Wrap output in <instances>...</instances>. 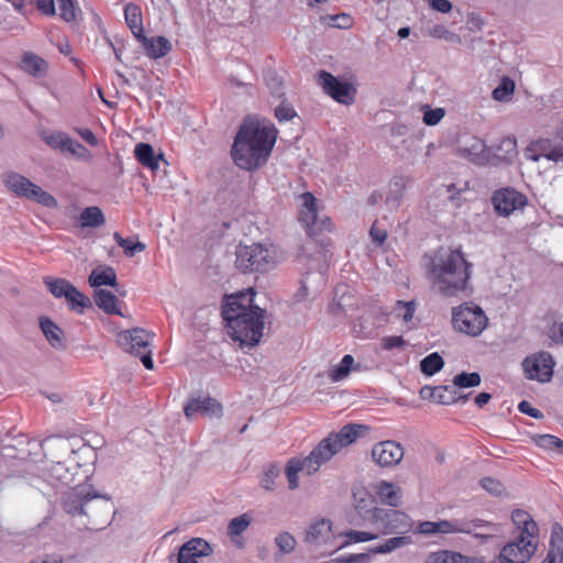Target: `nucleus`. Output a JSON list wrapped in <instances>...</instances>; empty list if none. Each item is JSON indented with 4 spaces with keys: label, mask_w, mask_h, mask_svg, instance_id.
Wrapping results in <instances>:
<instances>
[{
    "label": "nucleus",
    "mask_w": 563,
    "mask_h": 563,
    "mask_svg": "<svg viewBox=\"0 0 563 563\" xmlns=\"http://www.w3.org/2000/svg\"><path fill=\"white\" fill-rule=\"evenodd\" d=\"M252 288L227 296L222 318L232 340L240 346L253 347L263 336L265 311L254 305Z\"/></svg>",
    "instance_id": "nucleus-1"
},
{
    "label": "nucleus",
    "mask_w": 563,
    "mask_h": 563,
    "mask_svg": "<svg viewBox=\"0 0 563 563\" xmlns=\"http://www.w3.org/2000/svg\"><path fill=\"white\" fill-rule=\"evenodd\" d=\"M278 131L272 123L247 118L240 126L231 148L234 164L245 170H256L268 161Z\"/></svg>",
    "instance_id": "nucleus-2"
},
{
    "label": "nucleus",
    "mask_w": 563,
    "mask_h": 563,
    "mask_svg": "<svg viewBox=\"0 0 563 563\" xmlns=\"http://www.w3.org/2000/svg\"><path fill=\"white\" fill-rule=\"evenodd\" d=\"M430 274L439 291L446 297H453L470 289L472 264L461 249L450 250L437 256Z\"/></svg>",
    "instance_id": "nucleus-3"
},
{
    "label": "nucleus",
    "mask_w": 563,
    "mask_h": 563,
    "mask_svg": "<svg viewBox=\"0 0 563 563\" xmlns=\"http://www.w3.org/2000/svg\"><path fill=\"white\" fill-rule=\"evenodd\" d=\"M368 428L364 424L349 423L338 432H331L310 452L307 457H332L342 449L354 443Z\"/></svg>",
    "instance_id": "nucleus-4"
},
{
    "label": "nucleus",
    "mask_w": 563,
    "mask_h": 563,
    "mask_svg": "<svg viewBox=\"0 0 563 563\" xmlns=\"http://www.w3.org/2000/svg\"><path fill=\"white\" fill-rule=\"evenodd\" d=\"M452 325L455 331L478 336L488 325V317L482 307L466 301L452 309Z\"/></svg>",
    "instance_id": "nucleus-5"
},
{
    "label": "nucleus",
    "mask_w": 563,
    "mask_h": 563,
    "mask_svg": "<svg viewBox=\"0 0 563 563\" xmlns=\"http://www.w3.org/2000/svg\"><path fill=\"white\" fill-rule=\"evenodd\" d=\"M151 333L141 328L121 331L117 334L118 345L125 352L139 355L147 369H153L152 353L148 350Z\"/></svg>",
    "instance_id": "nucleus-6"
},
{
    "label": "nucleus",
    "mask_w": 563,
    "mask_h": 563,
    "mask_svg": "<svg viewBox=\"0 0 563 563\" xmlns=\"http://www.w3.org/2000/svg\"><path fill=\"white\" fill-rule=\"evenodd\" d=\"M494 523L481 518H454L439 520L440 536L473 534L475 538L489 539L493 537Z\"/></svg>",
    "instance_id": "nucleus-7"
},
{
    "label": "nucleus",
    "mask_w": 563,
    "mask_h": 563,
    "mask_svg": "<svg viewBox=\"0 0 563 563\" xmlns=\"http://www.w3.org/2000/svg\"><path fill=\"white\" fill-rule=\"evenodd\" d=\"M235 264L243 273L265 272L275 265V261L268 249L252 244L238 249Z\"/></svg>",
    "instance_id": "nucleus-8"
},
{
    "label": "nucleus",
    "mask_w": 563,
    "mask_h": 563,
    "mask_svg": "<svg viewBox=\"0 0 563 563\" xmlns=\"http://www.w3.org/2000/svg\"><path fill=\"white\" fill-rule=\"evenodd\" d=\"M5 186L16 196L26 198L46 208H56L57 200L40 186L19 174H9L4 179Z\"/></svg>",
    "instance_id": "nucleus-9"
},
{
    "label": "nucleus",
    "mask_w": 563,
    "mask_h": 563,
    "mask_svg": "<svg viewBox=\"0 0 563 563\" xmlns=\"http://www.w3.org/2000/svg\"><path fill=\"white\" fill-rule=\"evenodd\" d=\"M301 205L299 221L303 224L309 236H316L323 232L332 231V221L329 217L318 218V203L311 192H303L300 196Z\"/></svg>",
    "instance_id": "nucleus-10"
},
{
    "label": "nucleus",
    "mask_w": 563,
    "mask_h": 563,
    "mask_svg": "<svg viewBox=\"0 0 563 563\" xmlns=\"http://www.w3.org/2000/svg\"><path fill=\"white\" fill-rule=\"evenodd\" d=\"M339 534L332 531V522L329 519H319L312 522L306 532L305 541L314 549H321L324 554H332L342 549L338 545Z\"/></svg>",
    "instance_id": "nucleus-11"
},
{
    "label": "nucleus",
    "mask_w": 563,
    "mask_h": 563,
    "mask_svg": "<svg viewBox=\"0 0 563 563\" xmlns=\"http://www.w3.org/2000/svg\"><path fill=\"white\" fill-rule=\"evenodd\" d=\"M537 537L516 536L492 563H527L537 551Z\"/></svg>",
    "instance_id": "nucleus-12"
},
{
    "label": "nucleus",
    "mask_w": 563,
    "mask_h": 563,
    "mask_svg": "<svg viewBox=\"0 0 563 563\" xmlns=\"http://www.w3.org/2000/svg\"><path fill=\"white\" fill-rule=\"evenodd\" d=\"M44 284L55 298H65L69 308L78 313L90 305V299L67 279L45 277Z\"/></svg>",
    "instance_id": "nucleus-13"
},
{
    "label": "nucleus",
    "mask_w": 563,
    "mask_h": 563,
    "mask_svg": "<svg viewBox=\"0 0 563 563\" xmlns=\"http://www.w3.org/2000/svg\"><path fill=\"white\" fill-rule=\"evenodd\" d=\"M372 526L382 534H404L412 529V521L400 510L380 508Z\"/></svg>",
    "instance_id": "nucleus-14"
},
{
    "label": "nucleus",
    "mask_w": 563,
    "mask_h": 563,
    "mask_svg": "<svg viewBox=\"0 0 563 563\" xmlns=\"http://www.w3.org/2000/svg\"><path fill=\"white\" fill-rule=\"evenodd\" d=\"M318 84L333 100L342 104H352L356 88L349 81H342L327 70L318 73Z\"/></svg>",
    "instance_id": "nucleus-15"
},
{
    "label": "nucleus",
    "mask_w": 563,
    "mask_h": 563,
    "mask_svg": "<svg viewBox=\"0 0 563 563\" xmlns=\"http://www.w3.org/2000/svg\"><path fill=\"white\" fill-rule=\"evenodd\" d=\"M554 364L550 353L539 352L527 356L522 362V368L528 379L547 383L550 382L553 376Z\"/></svg>",
    "instance_id": "nucleus-16"
},
{
    "label": "nucleus",
    "mask_w": 563,
    "mask_h": 563,
    "mask_svg": "<svg viewBox=\"0 0 563 563\" xmlns=\"http://www.w3.org/2000/svg\"><path fill=\"white\" fill-rule=\"evenodd\" d=\"M492 200L497 213L505 217L511 214L515 210L522 209L528 203V198L514 188L495 191Z\"/></svg>",
    "instance_id": "nucleus-17"
},
{
    "label": "nucleus",
    "mask_w": 563,
    "mask_h": 563,
    "mask_svg": "<svg viewBox=\"0 0 563 563\" xmlns=\"http://www.w3.org/2000/svg\"><path fill=\"white\" fill-rule=\"evenodd\" d=\"M353 505L357 516L363 521L361 525L372 526L376 518V512L380 509L375 505L374 497L365 489L361 487L353 488ZM358 525L357 522H353Z\"/></svg>",
    "instance_id": "nucleus-18"
},
{
    "label": "nucleus",
    "mask_w": 563,
    "mask_h": 563,
    "mask_svg": "<svg viewBox=\"0 0 563 563\" xmlns=\"http://www.w3.org/2000/svg\"><path fill=\"white\" fill-rule=\"evenodd\" d=\"M96 498H102L107 503L110 500L108 495H102L97 492H87L77 490L73 494H69L64 500V509L67 514L71 516H88L87 507L88 504Z\"/></svg>",
    "instance_id": "nucleus-19"
},
{
    "label": "nucleus",
    "mask_w": 563,
    "mask_h": 563,
    "mask_svg": "<svg viewBox=\"0 0 563 563\" xmlns=\"http://www.w3.org/2000/svg\"><path fill=\"white\" fill-rule=\"evenodd\" d=\"M184 411L188 419H191L198 412L209 417H220L222 415V406L217 399L211 397L194 398L187 402Z\"/></svg>",
    "instance_id": "nucleus-20"
},
{
    "label": "nucleus",
    "mask_w": 563,
    "mask_h": 563,
    "mask_svg": "<svg viewBox=\"0 0 563 563\" xmlns=\"http://www.w3.org/2000/svg\"><path fill=\"white\" fill-rule=\"evenodd\" d=\"M139 41L142 43L146 55L152 59L164 57L172 49L169 41L164 36L148 38L143 35L139 38Z\"/></svg>",
    "instance_id": "nucleus-21"
},
{
    "label": "nucleus",
    "mask_w": 563,
    "mask_h": 563,
    "mask_svg": "<svg viewBox=\"0 0 563 563\" xmlns=\"http://www.w3.org/2000/svg\"><path fill=\"white\" fill-rule=\"evenodd\" d=\"M20 68L36 78L44 77L48 70V63L34 53H24L21 62Z\"/></svg>",
    "instance_id": "nucleus-22"
},
{
    "label": "nucleus",
    "mask_w": 563,
    "mask_h": 563,
    "mask_svg": "<svg viewBox=\"0 0 563 563\" xmlns=\"http://www.w3.org/2000/svg\"><path fill=\"white\" fill-rule=\"evenodd\" d=\"M40 327L48 343L56 350L66 347L64 331L48 317L40 318Z\"/></svg>",
    "instance_id": "nucleus-23"
},
{
    "label": "nucleus",
    "mask_w": 563,
    "mask_h": 563,
    "mask_svg": "<svg viewBox=\"0 0 563 563\" xmlns=\"http://www.w3.org/2000/svg\"><path fill=\"white\" fill-rule=\"evenodd\" d=\"M134 155L137 162L151 170H156L159 167V161L163 155H155L154 150L148 143H137L134 148Z\"/></svg>",
    "instance_id": "nucleus-24"
},
{
    "label": "nucleus",
    "mask_w": 563,
    "mask_h": 563,
    "mask_svg": "<svg viewBox=\"0 0 563 563\" xmlns=\"http://www.w3.org/2000/svg\"><path fill=\"white\" fill-rule=\"evenodd\" d=\"M124 18L132 34L139 40L144 35L142 10L135 3H128L124 7Z\"/></svg>",
    "instance_id": "nucleus-25"
},
{
    "label": "nucleus",
    "mask_w": 563,
    "mask_h": 563,
    "mask_svg": "<svg viewBox=\"0 0 563 563\" xmlns=\"http://www.w3.org/2000/svg\"><path fill=\"white\" fill-rule=\"evenodd\" d=\"M531 151L538 153V156L545 157L549 161H563V145H553L549 139H540L531 143Z\"/></svg>",
    "instance_id": "nucleus-26"
},
{
    "label": "nucleus",
    "mask_w": 563,
    "mask_h": 563,
    "mask_svg": "<svg viewBox=\"0 0 563 563\" xmlns=\"http://www.w3.org/2000/svg\"><path fill=\"white\" fill-rule=\"evenodd\" d=\"M511 519L520 530L519 536H526V538L537 537V523L532 520L531 516L527 511L516 509L512 511Z\"/></svg>",
    "instance_id": "nucleus-27"
},
{
    "label": "nucleus",
    "mask_w": 563,
    "mask_h": 563,
    "mask_svg": "<svg viewBox=\"0 0 563 563\" xmlns=\"http://www.w3.org/2000/svg\"><path fill=\"white\" fill-rule=\"evenodd\" d=\"M376 493L383 504L397 507L400 504V488L391 483L380 481L376 485Z\"/></svg>",
    "instance_id": "nucleus-28"
},
{
    "label": "nucleus",
    "mask_w": 563,
    "mask_h": 563,
    "mask_svg": "<svg viewBox=\"0 0 563 563\" xmlns=\"http://www.w3.org/2000/svg\"><path fill=\"white\" fill-rule=\"evenodd\" d=\"M96 305L109 314H121L118 307L119 300L114 294L109 290L99 289L95 294Z\"/></svg>",
    "instance_id": "nucleus-29"
},
{
    "label": "nucleus",
    "mask_w": 563,
    "mask_h": 563,
    "mask_svg": "<svg viewBox=\"0 0 563 563\" xmlns=\"http://www.w3.org/2000/svg\"><path fill=\"white\" fill-rule=\"evenodd\" d=\"M180 551H184L186 554L190 556L205 558L212 554L211 545L202 538H192L186 543H184L180 548Z\"/></svg>",
    "instance_id": "nucleus-30"
},
{
    "label": "nucleus",
    "mask_w": 563,
    "mask_h": 563,
    "mask_svg": "<svg viewBox=\"0 0 563 563\" xmlns=\"http://www.w3.org/2000/svg\"><path fill=\"white\" fill-rule=\"evenodd\" d=\"M89 284L91 287H101V286H117V274L115 271L108 266L104 268L93 269L89 276Z\"/></svg>",
    "instance_id": "nucleus-31"
},
{
    "label": "nucleus",
    "mask_w": 563,
    "mask_h": 563,
    "mask_svg": "<svg viewBox=\"0 0 563 563\" xmlns=\"http://www.w3.org/2000/svg\"><path fill=\"white\" fill-rule=\"evenodd\" d=\"M404 454L401 444L393 440L379 442L372 450V457H404Z\"/></svg>",
    "instance_id": "nucleus-32"
},
{
    "label": "nucleus",
    "mask_w": 563,
    "mask_h": 563,
    "mask_svg": "<svg viewBox=\"0 0 563 563\" xmlns=\"http://www.w3.org/2000/svg\"><path fill=\"white\" fill-rule=\"evenodd\" d=\"M426 391H428L437 402L442 405L454 404L456 400V393L451 386H437L434 388L423 387L420 391L422 398L426 397Z\"/></svg>",
    "instance_id": "nucleus-33"
},
{
    "label": "nucleus",
    "mask_w": 563,
    "mask_h": 563,
    "mask_svg": "<svg viewBox=\"0 0 563 563\" xmlns=\"http://www.w3.org/2000/svg\"><path fill=\"white\" fill-rule=\"evenodd\" d=\"M79 221L84 228H97L104 224L106 219L99 207H87L81 211Z\"/></svg>",
    "instance_id": "nucleus-34"
},
{
    "label": "nucleus",
    "mask_w": 563,
    "mask_h": 563,
    "mask_svg": "<svg viewBox=\"0 0 563 563\" xmlns=\"http://www.w3.org/2000/svg\"><path fill=\"white\" fill-rule=\"evenodd\" d=\"M562 537H563V528L555 523L553 526L551 539H550V549L545 556V559L542 561V563H560L559 562V555H560V544H562Z\"/></svg>",
    "instance_id": "nucleus-35"
},
{
    "label": "nucleus",
    "mask_w": 563,
    "mask_h": 563,
    "mask_svg": "<svg viewBox=\"0 0 563 563\" xmlns=\"http://www.w3.org/2000/svg\"><path fill=\"white\" fill-rule=\"evenodd\" d=\"M427 563H474L471 558L451 551L430 553Z\"/></svg>",
    "instance_id": "nucleus-36"
},
{
    "label": "nucleus",
    "mask_w": 563,
    "mask_h": 563,
    "mask_svg": "<svg viewBox=\"0 0 563 563\" xmlns=\"http://www.w3.org/2000/svg\"><path fill=\"white\" fill-rule=\"evenodd\" d=\"M353 364V356L350 354L344 355L341 362L329 371L328 376L330 380L336 383L345 379L349 376Z\"/></svg>",
    "instance_id": "nucleus-37"
},
{
    "label": "nucleus",
    "mask_w": 563,
    "mask_h": 563,
    "mask_svg": "<svg viewBox=\"0 0 563 563\" xmlns=\"http://www.w3.org/2000/svg\"><path fill=\"white\" fill-rule=\"evenodd\" d=\"M411 542L409 537L399 536L394 537L372 549L374 554H387L399 548H402Z\"/></svg>",
    "instance_id": "nucleus-38"
},
{
    "label": "nucleus",
    "mask_w": 563,
    "mask_h": 563,
    "mask_svg": "<svg viewBox=\"0 0 563 563\" xmlns=\"http://www.w3.org/2000/svg\"><path fill=\"white\" fill-rule=\"evenodd\" d=\"M377 537H378V533L350 530L344 533H339V539L346 538V540H344L342 542H338V545H342V548H344L351 543H358V542L375 540V539H377Z\"/></svg>",
    "instance_id": "nucleus-39"
},
{
    "label": "nucleus",
    "mask_w": 563,
    "mask_h": 563,
    "mask_svg": "<svg viewBox=\"0 0 563 563\" xmlns=\"http://www.w3.org/2000/svg\"><path fill=\"white\" fill-rule=\"evenodd\" d=\"M534 443L544 450L563 454V440L552 434H540L534 438Z\"/></svg>",
    "instance_id": "nucleus-40"
},
{
    "label": "nucleus",
    "mask_w": 563,
    "mask_h": 563,
    "mask_svg": "<svg viewBox=\"0 0 563 563\" xmlns=\"http://www.w3.org/2000/svg\"><path fill=\"white\" fill-rule=\"evenodd\" d=\"M444 365L442 356L434 352L426 356L421 363L420 368L421 372L428 376L434 375L438 373Z\"/></svg>",
    "instance_id": "nucleus-41"
},
{
    "label": "nucleus",
    "mask_w": 563,
    "mask_h": 563,
    "mask_svg": "<svg viewBox=\"0 0 563 563\" xmlns=\"http://www.w3.org/2000/svg\"><path fill=\"white\" fill-rule=\"evenodd\" d=\"M69 135L64 132H46L43 133V141L52 148L59 150L65 153V147L69 141Z\"/></svg>",
    "instance_id": "nucleus-42"
},
{
    "label": "nucleus",
    "mask_w": 563,
    "mask_h": 563,
    "mask_svg": "<svg viewBox=\"0 0 563 563\" xmlns=\"http://www.w3.org/2000/svg\"><path fill=\"white\" fill-rule=\"evenodd\" d=\"M251 525V518L249 515L243 514L230 520L228 525V534L233 540L235 537L241 536L247 527Z\"/></svg>",
    "instance_id": "nucleus-43"
},
{
    "label": "nucleus",
    "mask_w": 563,
    "mask_h": 563,
    "mask_svg": "<svg viewBox=\"0 0 563 563\" xmlns=\"http://www.w3.org/2000/svg\"><path fill=\"white\" fill-rule=\"evenodd\" d=\"M113 239L119 246L124 249V253L129 257H132L136 252H143L146 247L142 242L124 239L119 232L113 233Z\"/></svg>",
    "instance_id": "nucleus-44"
},
{
    "label": "nucleus",
    "mask_w": 563,
    "mask_h": 563,
    "mask_svg": "<svg viewBox=\"0 0 563 563\" xmlns=\"http://www.w3.org/2000/svg\"><path fill=\"white\" fill-rule=\"evenodd\" d=\"M280 475V468L275 464H271L260 476V485L266 492L275 489V481Z\"/></svg>",
    "instance_id": "nucleus-45"
},
{
    "label": "nucleus",
    "mask_w": 563,
    "mask_h": 563,
    "mask_svg": "<svg viewBox=\"0 0 563 563\" xmlns=\"http://www.w3.org/2000/svg\"><path fill=\"white\" fill-rule=\"evenodd\" d=\"M515 82L504 77L500 84L493 90V98L497 101H508L514 95Z\"/></svg>",
    "instance_id": "nucleus-46"
},
{
    "label": "nucleus",
    "mask_w": 563,
    "mask_h": 563,
    "mask_svg": "<svg viewBox=\"0 0 563 563\" xmlns=\"http://www.w3.org/2000/svg\"><path fill=\"white\" fill-rule=\"evenodd\" d=\"M301 460H289L285 467V474L288 481L289 489L298 488V473L303 472V465L300 464Z\"/></svg>",
    "instance_id": "nucleus-47"
},
{
    "label": "nucleus",
    "mask_w": 563,
    "mask_h": 563,
    "mask_svg": "<svg viewBox=\"0 0 563 563\" xmlns=\"http://www.w3.org/2000/svg\"><path fill=\"white\" fill-rule=\"evenodd\" d=\"M70 466L66 464V461H55L51 466L53 476L56 477L64 484H69L75 479V475L69 472Z\"/></svg>",
    "instance_id": "nucleus-48"
},
{
    "label": "nucleus",
    "mask_w": 563,
    "mask_h": 563,
    "mask_svg": "<svg viewBox=\"0 0 563 563\" xmlns=\"http://www.w3.org/2000/svg\"><path fill=\"white\" fill-rule=\"evenodd\" d=\"M275 544L282 554H289L295 550L297 541L289 532H282L275 537Z\"/></svg>",
    "instance_id": "nucleus-49"
},
{
    "label": "nucleus",
    "mask_w": 563,
    "mask_h": 563,
    "mask_svg": "<svg viewBox=\"0 0 563 563\" xmlns=\"http://www.w3.org/2000/svg\"><path fill=\"white\" fill-rule=\"evenodd\" d=\"M391 184L395 186L396 189L386 198V203L394 207H398L405 194L406 179L401 176L395 177Z\"/></svg>",
    "instance_id": "nucleus-50"
},
{
    "label": "nucleus",
    "mask_w": 563,
    "mask_h": 563,
    "mask_svg": "<svg viewBox=\"0 0 563 563\" xmlns=\"http://www.w3.org/2000/svg\"><path fill=\"white\" fill-rule=\"evenodd\" d=\"M481 384L478 373H461L453 378V385L459 388L475 387Z\"/></svg>",
    "instance_id": "nucleus-51"
},
{
    "label": "nucleus",
    "mask_w": 563,
    "mask_h": 563,
    "mask_svg": "<svg viewBox=\"0 0 563 563\" xmlns=\"http://www.w3.org/2000/svg\"><path fill=\"white\" fill-rule=\"evenodd\" d=\"M65 152L84 161H90L92 157L90 151L87 147H85L81 143L74 141L71 137H69L67 146L65 147Z\"/></svg>",
    "instance_id": "nucleus-52"
},
{
    "label": "nucleus",
    "mask_w": 563,
    "mask_h": 563,
    "mask_svg": "<svg viewBox=\"0 0 563 563\" xmlns=\"http://www.w3.org/2000/svg\"><path fill=\"white\" fill-rule=\"evenodd\" d=\"M59 16L66 22H73L77 18V7L74 0H58Z\"/></svg>",
    "instance_id": "nucleus-53"
},
{
    "label": "nucleus",
    "mask_w": 563,
    "mask_h": 563,
    "mask_svg": "<svg viewBox=\"0 0 563 563\" xmlns=\"http://www.w3.org/2000/svg\"><path fill=\"white\" fill-rule=\"evenodd\" d=\"M398 318L402 319L406 323L411 321L416 311L413 301H397L395 308Z\"/></svg>",
    "instance_id": "nucleus-54"
},
{
    "label": "nucleus",
    "mask_w": 563,
    "mask_h": 563,
    "mask_svg": "<svg viewBox=\"0 0 563 563\" xmlns=\"http://www.w3.org/2000/svg\"><path fill=\"white\" fill-rule=\"evenodd\" d=\"M444 114L445 112L442 108L432 109L426 106L423 112V122L427 125H435L443 119Z\"/></svg>",
    "instance_id": "nucleus-55"
},
{
    "label": "nucleus",
    "mask_w": 563,
    "mask_h": 563,
    "mask_svg": "<svg viewBox=\"0 0 563 563\" xmlns=\"http://www.w3.org/2000/svg\"><path fill=\"white\" fill-rule=\"evenodd\" d=\"M479 483L481 486L492 495L500 496L504 493V486L498 479L484 477Z\"/></svg>",
    "instance_id": "nucleus-56"
},
{
    "label": "nucleus",
    "mask_w": 563,
    "mask_h": 563,
    "mask_svg": "<svg viewBox=\"0 0 563 563\" xmlns=\"http://www.w3.org/2000/svg\"><path fill=\"white\" fill-rule=\"evenodd\" d=\"M415 533L423 536H440L439 520L438 521H420L415 529Z\"/></svg>",
    "instance_id": "nucleus-57"
},
{
    "label": "nucleus",
    "mask_w": 563,
    "mask_h": 563,
    "mask_svg": "<svg viewBox=\"0 0 563 563\" xmlns=\"http://www.w3.org/2000/svg\"><path fill=\"white\" fill-rule=\"evenodd\" d=\"M329 25L339 29H350L353 24L352 16L346 13L329 15Z\"/></svg>",
    "instance_id": "nucleus-58"
},
{
    "label": "nucleus",
    "mask_w": 563,
    "mask_h": 563,
    "mask_svg": "<svg viewBox=\"0 0 563 563\" xmlns=\"http://www.w3.org/2000/svg\"><path fill=\"white\" fill-rule=\"evenodd\" d=\"M406 345V341L400 335L384 336L382 339V347L386 351L401 349Z\"/></svg>",
    "instance_id": "nucleus-59"
},
{
    "label": "nucleus",
    "mask_w": 563,
    "mask_h": 563,
    "mask_svg": "<svg viewBox=\"0 0 563 563\" xmlns=\"http://www.w3.org/2000/svg\"><path fill=\"white\" fill-rule=\"evenodd\" d=\"M275 115L276 118L282 121H289L296 115L295 109L285 102H282L276 109H275Z\"/></svg>",
    "instance_id": "nucleus-60"
},
{
    "label": "nucleus",
    "mask_w": 563,
    "mask_h": 563,
    "mask_svg": "<svg viewBox=\"0 0 563 563\" xmlns=\"http://www.w3.org/2000/svg\"><path fill=\"white\" fill-rule=\"evenodd\" d=\"M369 235L374 243H376L377 245H382L385 243L387 239V231L386 229L380 228L377 221H375L371 227Z\"/></svg>",
    "instance_id": "nucleus-61"
},
{
    "label": "nucleus",
    "mask_w": 563,
    "mask_h": 563,
    "mask_svg": "<svg viewBox=\"0 0 563 563\" xmlns=\"http://www.w3.org/2000/svg\"><path fill=\"white\" fill-rule=\"evenodd\" d=\"M36 9L43 15H54L55 14V5L54 0H33Z\"/></svg>",
    "instance_id": "nucleus-62"
},
{
    "label": "nucleus",
    "mask_w": 563,
    "mask_h": 563,
    "mask_svg": "<svg viewBox=\"0 0 563 563\" xmlns=\"http://www.w3.org/2000/svg\"><path fill=\"white\" fill-rule=\"evenodd\" d=\"M368 561L367 554H353L350 556L338 558L328 563H366Z\"/></svg>",
    "instance_id": "nucleus-63"
},
{
    "label": "nucleus",
    "mask_w": 563,
    "mask_h": 563,
    "mask_svg": "<svg viewBox=\"0 0 563 563\" xmlns=\"http://www.w3.org/2000/svg\"><path fill=\"white\" fill-rule=\"evenodd\" d=\"M550 338L559 344H563V321L550 330Z\"/></svg>",
    "instance_id": "nucleus-64"
}]
</instances>
